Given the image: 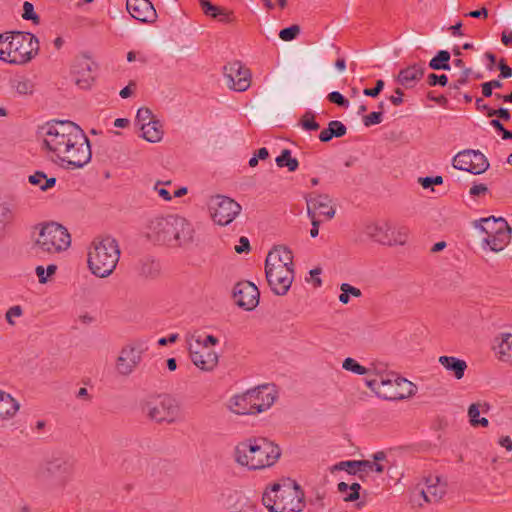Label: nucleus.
<instances>
[{"mask_svg":"<svg viewBox=\"0 0 512 512\" xmlns=\"http://www.w3.org/2000/svg\"><path fill=\"white\" fill-rule=\"evenodd\" d=\"M382 473L384 466L380 463H374L370 460H355L354 459V477L362 481H366L372 472Z\"/></svg>","mask_w":512,"mask_h":512,"instance_id":"c85d7f7f","label":"nucleus"},{"mask_svg":"<svg viewBox=\"0 0 512 512\" xmlns=\"http://www.w3.org/2000/svg\"><path fill=\"white\" fill-rule=\"evenodd\" d=\"M70 245L71 237L65 227L55 222L39 224L31 236L30 252L39 259H46L67 250Z\"/></svg>","mask_w":512,"mask_h":512,"instance_id":"f03ea898","label":"nucleus"},{"mask_svg":"<svg viewBox=\"0 0 512 512\" xmlns=\"http://www.w3.org/2000/svg\"><path fill=\"white\" fill-rule=\"evenodd\" d=\"M493 351L500 362L512 364V333L503 332L495 336Z\"/></svg>","mask_w":512,"mask_h":512,"instance_id":"393cba45","label":"nucleus"},{"mask_svg":"<svg viewBox=\"0 0 512 512\" xmlns=\"http://www.w3.org/2000/svg\"><path fill=\"white\" fill-rule=\"evenodd\" d=\"M371 500V493L362 490L359 483L354 482V511L363 509Z\"/></svg>","mask_w":512,"mask_h":512,"instance_id":"e433bc0d","label":"nucleus"},{"mask_svg":"<svg viewBox=\"0 0 512 512\" xmlns=\"http://www.w3.org/2000/svg\"><path fill=\"white\" fill-rule=\"evenodd\" d=\"M196 343L200 346V347H206L207 349H209L208 347L210 345H217L219 343V340L218 338H216L215 336L213 335H208L202 342L200 341V339H196Z\"/></svg>","mask_w":512,"mask_h":512,"instance_id":"69168bd1","label":"nucleus"},{"mask_svg":"<svg viewBox=\"0 0 512 512\" xmlns=\"http://www.w3.org/2000/svg\"><path fill=\"white\" fill-rule=\"evenodd\" d=\"M126 8L134 19L144 23H152L157 18L155 8L148 0H127Z\"/></svg>","mask_w":512,"mask_h":512,"instance_id":"412c9836","label":"nucleus"},{"mask_svg":"<svg viewBox=\"0 0 512 512\" xmlns=\"http://www.w3.org/2000/svg\"><path fill=\"white\" fill-rule=\"evenodd\" d=\"M331 473L336 471H346L348 474H352V460L339 462L329 468Z\"/></svg>","mask_w":512,"mask_h":512,"instance_id":"6e6d98bb","label":"nucleus"},{"mask_svg":"<svg viewBox=\"0 0 512 512\" xmlns=\"http://www.w3.org/2000/svg\"><path fill=\"white\" fill-rule=\"evenodd\" d=\"M211 216L215 223L226 226L241 212V205L232 198L223 195L211 197L209 202Z\"/></svg>","mask_w":512,"mask_h":512,"instance_id":"ddd939ff","label":"nucleus"},{"mask_svg":"<svg viewBox=\"0 0 512 512\" xmlns=\"http://www.w3.org/2000/svg\"><path fill=\"white\" fill-rule=\"evenodd\" d=\"M315 115L311 111H306L300 120L301 127L306 131H317L320 125L314 120Z\"/></svg>","mask_w":512,"mask_h":512,"instance_id":"37998d69","label":"nucleus"},{"mask_svg":"<svg viewBox=\"0 0 512 512\" xmlns=\"http://www.w3.org/2000/svg\"><path fill=\"white\" fill-rule=\"evenodd\" d=\"M160 264L153 259H144L140 264V274L147 278H154L159 274Z\"/></svg>","mask_w":512,"mask_h":512,"instance_id":"ea45409f","label":"nucleus"},{"mask_svg":"<svg viewBox=\"0 0 512 512\" xmlns=\"http://www.w3.org/2000/svg\"><path fill=\"white\" fill-rule=\"evenodd\" d=\"M481 406L480 403H472L468 408V417L471 426L475 427V422L480 418Z\"/></svg>","mask_w":512,"mask_h":512,"instance_id":"603ef678","label":"nucleus"},{"mask_svg":"<svg viewBox=\"0 0 512 512\" xmlns=\"http://www.w3.org/2000/svg\"><path fill=\"white\" fill-rule=\"evenodd\" d=\"M424 68L421 64H413L404 69H401L398 74V82L406 87L412 88L423 77Z\"/></svg>","mask_w":512,"mask_h":512,"instance_id":"a878e982","label":"nucleus"},{"mask_svg":"<svg viewBox=\"0 0 512 512\" xmlns=\"http://www.w3.org/2000/svg\"><path fill=\"white\" fill-rule=\"evenodd\" d=\"M511 240V229L504 232H498L491 236L485 237L483 243L486 244L491 251L500 252L502 251Z\"/></svg>","mask_w":512,"mask_h":512,"instance_id":"473e14b6","label":"nucleus"},{"mask_svg":"<svg viewBox=\"0 0 512 512\" xmlns=\"http://www.w3.org/2000/svg\"><path fill=\"white\" fill-rule=\"evenodd\" d=\"M450 53L446 50H441L429 62V67L433 70H449Z\"/></svg>","mask_w":512,"mask_h":512,"instance_id":"4c0bfd02","label":"nucleus"},{"mask_svg":"<svg viewBox=\"0 0 512 512\" xmlns=\"http://www.w3.org/2000/svg\"><path fill=\"white\" fill-rule=\"evenodd\" d=\"M271 492H274L276 497L277 508H275V512L302 511L304 493L295 481L288 479L283 484L274 483Z\"/></svg>","mask_w":512,"mask_h":512,"instance_id":"1a4fd4ad","label":"nucleus"},{"mask_svg":"<svg viewBox=\"0 0 512 512\" xmlns=\"http://www.w3.org/2000/svg\"><path fill=\"white\" fill-rule=\"evenodd\" d=\"M120 258V248L111 236L95 238L88 249V267L93 275L99 278L110 276Z\"/></svg>","mask_w":512,"mask_h":512,"instance_id":"39448f33","label":"nucleus"},{"mask_svg":"<svg viewBox=\"0 0 512 512\" xmlns=\"http://www.w3.org/2000/svg\"><path fill=\"white\" fill-rule=\"evenodd\" d=\"M174 215L151 219L146 228V237L153 243L171 246Z\"/></svg>","mask_w":512,"mask_h":512,"instance_id":"2eb2a0df","label":"nucleus"},{"mask_svg":"<svg viewBox=\"0 0 512 512\" xmlns=\"http://www.w3.org/2000/svg\"><path fill=\"white\" fill-rule=\"evenodd\" d=\"M161 185H162V182H160V181L156 182L155 185H154V188H153L154 191L157 192L158 195L163 200L170 201L172 199V196H171L170 192L167 189L161 187Z\"/></svg>","mask_w":512,"mask_h":512,"instance_id":"0e129e2a","label":"nucleus"},{"mask_svg":"<svg viewBox=\"0 0 512 512\" xmlns=\"http://www.w3.org/2000/svg\"><path fill=\"white\" fill-rule=\"evenodd\" d=\"M309 199L314 207L319 211L320 215L326 216L328 219H331L335 215V209L331 206V198L327 194H310Z\"/></svg>","mask_w":512,"mask_h":512,"instance_id":"7c9ffc66","label":"nucleus"},{"mask_svg":"<svg viewBox=\"0 0 512 512\" xmlns=\"http://www.w3.org/2000/svg\"><path fill=\"white\" fill-rule=\"evenodd\" d=\"M383 113L382 111L371 112L368 115L363 116V124L366 127H370L372 125H377L382 122Z\"/></svg>","mask_w":512,"mask_h":512,"instance_id":"8fccbe9b","label":"nucleus"},{"mask_svg":"<svg viewBox=\"0 0 512 512\" xmlns=\"http://www.w3.org/2000/svg\"><path fill=\"white\" fill-rule=\"evenodd\" d=\"M172 226L171 247L190 246L195 239V229L193 224L186 218L174 215Z\"/></svg>","mask_w":512,"mask_h":512,"instance_id":"f3484780","label":"nucleus"},{"mask_svg":"<svg viewBox=\"0 0 512 512\" xmlns=\"http://www.w3.org/2000/svg\"><path fill=\"white\" fill-rule=\"evenodd\" d=\"M156 118L152 114V111L149 108L142 107L138 109L136 114V121L140 125H145L146 123H150L154 121Z\"/></svg>","mask_w":512,"mask_h":512,"instance_id":"c03bdc74","label":"nucleus"},{"mask_svg":"<svg viewBox=\"0 0 512 512\" xmlns=\"http://www.w3.org/2000/svg\"><path fill=\"white\" fill-rule=\"evenodd\" d=\"M273 257H266L265 273L271 290L276 295H285L294 279V269L283 267Z\"/></svg>","mask_w":512,"mask_h":512,"instance_id":"9b49d317","label":"nucleus"},{"mask_svg":"<svg viewBox=\"0 0 512 512\" xmlns=\"http://www.w3.org/2000/svg\"><path fill=\"white\" fill-rule=\"evenodd\" d=\"M354 374L358 377L354 378V385L359 389L362 385L368 387L377 396V388L379 384V375L381 371L374 365L365 367L354 361Z\"/></svg>","mask_w":512,"mask_h":512,"instance_id":"aec40b11","label":"nucleus"},{"mask_svg":"<svg viewBox=\"0 0 512 512\" xmlns=\"http://www.w3.org/2000/svg\"><path fill=\"white\" fill-rule=\"evenodd\" d=\"M15 206L11 202H0V223H9L14 218Z\"/></svg>","mask_w":512,"mask_h":512,"instance_id":"79ce46f5","label":"nucleus"},{"mask_svg":"<svg viewBox=\"0 0 512 512\" xmlns=\"http://www.w3.org/2000/svg\"><path fill=\"white\" fill-rule=\"evenodd\" d=\"M488 116H498L500 119L508 121L510 119V112L506 108H499L497 110L495 109H489L488 110Z\"/></svg>","mask_w":512,"mask_h":512,"instance_id":"052dcab7","label":"nucleus"},{"mask_svg":"<svg viewBox=\"0 0 512 512\" xmlns=\"http://www.w3.org/2000/svg\"><path fill=\"white\" fill-rule=\"evenodd\" d=\"M423 486L424 489L418 495L423 496V501L426 503L439 502L446 494L447 484L438 476L426 478Z\"/></svg>","mask_w":512,"mask_h":512,"instance_id":"b1692460","label":"nucleus"},{"mask_svg":"<svg viewBox=\"0 0 512 512\" xmlns=\"http://www.w3.org/2000/svg\"><path fill=\"white\" fill-rule=\"evenodd\" d=\"M142 410L147 417L156 422L173 423L179 415L178 403L169 395L148 400Z\"/></svg>","mask_w":512,"mask_h":512,"instance_id":"9d476101","label":"nucleus"},{"mask_svg":"<svg viewBox=\"0 0 512 512\" xmlns=\"http://www.w3.org/2000/svg\"><path fill=\"white\" fill-rule=\"evenodd\" d=\"M145 348L140 341H132L124 345L115 361V371L121 377L130 376L142 361Z\"/></svg>","mask_w":512,"mask_h":512,"instance_id":"f8f14e48","label":"nucleus"},{"mask_svg":"<svg viewBox=\"0 0 512 512\" xmlns=\"http://www.w3.org/2000/svg\"><path fill=\"white\" fill-rule=\"evenodd\" d=\"M73 475V463L65 456H53L44 461L37 470V478L52 494L65 490Z\"/></svg>","mask_w":512,"mask_h":512,"instance_id":"423d86ee","label":"nucleus"},{"mask_svg":"<svg viewBox=\"0 0 512 512\" xmlns=\"http://www.w3.org/2000/svg\"><path fill=\"white\" fill-rule=\"evenodd\" d=\"M275 257L274 260L280 262L283 267L293 268V255L292 252L283 246L276 247L270 251L267 257Z\"/></svg>","mask_w":512,"mask_h":512,"instance_id":"f704fd0d","label":"nucleus"},{"mask_svg":"<svg viewBox=\"0 0 512 512\" xmlns=\"http://www.w3.org/2000/svg\"><path fill=\"white\" fill-rule=\"evenodd\" d=\"M476 227H479L486 234V237L511 229L504 218L494 216L482 218L479 224H476Z\"/></svg>","mask_w":512,"mask_h":512,"instance_id":"cd10ccee","label":"nucleus"},{"mask_svg":"<svg viewBox=\"0 0 512 512\" xmlns=\"http://www.w3.org/2000/svg\"><path fill=\"white\" fill-rule=\"evenodd\" d=\"M453 167L472 174L484 173L489 168V162L484 154L476 150H464L453 158Z\"/></svg>","mask_w":512,"mask_h":512,"instance_id":"4468645a","label":"nucleus"},{"mask_svg":"<svg viewBox=\"0 0 512 512\" xmlns=\"http://www.w3.org/2000/svg\"><path fill=\"white\" fill-rule=\"evenodd\" d=\"M275 500L276 497L274 492H265L262 498L263 504L269 509L270 512H275V508H277Z\"/></svg>","mask_w":512,"mask_h":512,"instance_id":"5fc2aeb1","label":"nucleus"},{"mask_svg":"<svg viewBox=\"0 0 512 512\" xmlns=\"http://www.w3.org/2000/svg\"><path fill=\"white\" fill-rule=\"evenodd\" d=\"M342 293L339 296V300L346 304L349 302L350 294H352V286L348 283H343L341 285Z\"/></svg>","mask_w":512,"mask_h":512,"instance_id":"680f3d73","label":"nucleus"},{"mask_svg":"<svg viewBox=\"0 0 512 512\" xmlns=\"http://www.w3.org/2000/svg\"><path fill=\"white\" fill-rule=\"evenodd\" d=\"M201 6H202V8L204 10V13L206 15H209V16H211L213 18H217L219 16L221 8L211 4L208 0L205 1Z\"/></svg>","mask_w":512,"mask_h":512,"instance_id":"4d7b16f0","label":"nucleus"},{"mask_svg":"<svg viewBox=\"0 0 512 512\" xmlns=\"http://www.w3.org/2000/svg\"><path fill=\"white\" fill-rule=\"evenodd\" d=\"M328 131L332 137H342L346 134L347 128L342 122L333 120L328 124Z\"/></svg>","mask_w":512,"mask_h":512,"instance_id":"a18cd8bd","label":"nucleus"},{"mask_svg":"<svg viewBox=\"0 0 512 512\" xmlns=\"http://www.w3.org/2000/svg\"><path fill=\"white\" fill-rule=\"evenodd\" d=\"M43 145L51 159L66 169H79L92 158L90 142L84 131L71 121L46 123L40 128Z\"/></svg>","mask_w":512,"mask_h":512,"instance_id":"f257e3e1","label":"nucleus"},{"mask_svg":"<svg viewBox=\"0 0 512 512\" xmlns=\"http://www.w3.org/2000/svg\"><path fill=\"white\" fill-rule=\"evenodd\" d=\"M328 100L331 103H334L342 108H348L349 107V100L346 99L340 92L333 91L328 94L327 96Z\"/></svg>","mask_w":512,"mask_h":512,"instance_id":"09e8293b","label":"nucleus"},{"mask_svg":"<svg viewBox=\"0 0 512 512\" xmlns=\"http://www.w3.org/2000/svg\"><path fill=\"white\" fill-rule=\"evenodd\" d=\"M300 33V27L298 25H291L290 27L284 28L280 31L279 37L283 41H292Z\"/></svg>","mask_w":512,"mask_h":512,"instance_id":"49530a36","label":"nucleus"},{"mask_svg":"<svg viewBox=\"0 0 512 512\" xmlns=\"http://www.w3.org/2000/svg\"><path fill=\"white\" fill-rule=\"evenodd\" d=\"M259 290L251 282H239L233 288V298L235 303L245 309L253 310L259 303Z\"/></svg>","mask_w":512,"mask_h":512,"instance_id":"a211bd4d","label":"nucleus"},{"mask_svg":"<svg viewBox=\"0 0 512 512\" xmlns=\"http://www.w3.org/2000/svg\"><path fill=\"white\" fill-rule=\"evenodd\" d=\"M362 233L378 244L386 246L405 245L410 230L402 224H393L386 219L367 221L362 226Z\"/></svg>","mask_w":512,"mask_h":512,"instance_id":"0eeeda50","label":"nucleus"},{"mask_svg":"<svg viewBox=\"0 0 512 512\" xmlns=\"http://www.w3.org/2000/svg\"><path fill=\"white\" fill-rule=\"evenodd\" d=\"M57 271V266L55 264H50L47 268H44L42 265H39L35 268V273L38 277V281L41 284H45L49 281V279L55 275Z\"/></svg>","mask_w":512,"mask_h":512,"instance_id":"a19ab883","label":"nucleus"},{"mask_svg":"<svg viewBox=\"0 0 512 512\" xmlns=\"http://www.w3.org/2000/svg\"><path fill=\"white\" fill-rule=\"evenodd\" d=\"M423 489H424L423 484L419 483L411 491V493H410V503L414 507H423V505L426 503V502L423 501V496L417 495V493L419 494V492L421 490H423Z\"/></svg>","mask_w":512,"mask_h":512,"instance_id":"de8ad7c7","label":"nucleus"},{"mask_svg":"<svg viewBox=\"0 0 512 512\" xmlns=\"http://www.w3.org/2000/svg\"><path fill=\"white\" fill-rule=\"evenodd\" d=\"M439 363L449 372H451L457 380L464 377L467 369V363L464 360L453 356H440Z\"/></svg>","mask_w":512,"mask_h":512,"instance_id":"c756f323","label":"nucleus"},{"mask_svg":"<svg viewBox=\"0 0 512 512\" xmlns=\"http://www.w3.org/2000/svg\"><path fill=\"white\" fill-rule=\"evenodd\" d=\"M487 191H488V188L485 184H476L470 188L469 193L471 196L476 197V196L485 194Z\"/></svg>","mask_w":512,"mask_h":512,"instance_id":"774afa93","label":"nucleus"},{"mask_svg":"<svg viewBox=\"0 0 512 512\" xmlns=\"http://www.w3.org/2000/svg\"><path fill=\"white\" fill-rule=\"evenodd\" d=\"M39 51V41L29 32H6L0 34V60L22 65L31 61Z\"/></svg>","mask_w":512,"mask_h":512,"instance_id":"20e7f679","label":"nucleus"},{"mask_svg":"<svg viewBox=\"0 0 512 512\" xmlns=\"http://www.w3.org/2000/svg\"><path fill=\"white\" fill-rule=\"evenodd\" d=\"M44 179H45V173H43L41 171L35 172L33 175H30L28 178L29 183H31L32 185H35V186H39L40 189H41V185H43V183H44Z\"/></svg>","mask_w":512,"mask_h":512,"instance_id":"e2e57ef3","label":"nucleus"},{"mask_svg":"<svg viewBox=\"0 0 512 512\" xmlns=\"http://www.w3.org/2000/svg\"><path fill=\"white\" fill-rule=\"evenodd\" d=\"M22 315V308L18 305L12 306L9 308L6 312V320L10 325H14L15 322L13 321V318L20 317Z\"/></svg>","mask_w":512,"mask_h":512,"instance_id":"13d9d810","label":"nucleus"},{"mask_svg":"<svg viewBox=\"0 0 512 512\" xmlns=\"http://www.w3.org/2000/svg\"><path fill=\"white\" fill-rule=\"evenodd\" d=\"M23 18L25 20H32L34 23L39 22L38 15L34 12V7L30 2H24L23 4Z\"/></svg>","mask_w":512,"mask_h":512,"instance_id":"3c124183","label":"nucleus"},{"mask_svg":"<svg viewBox=\"0 0 512 512\" xmlns=\"http://www.w3.org/2000/svg\"><path fill=\"white\" fill-rule=\"evenodd\" d=\"M255 414L268 410L276 401L278 391L274 385L265 384L249 389Z\"/></svg>","mask_w":512,"mask_h":512,"instance_id":"6ab92c4d","label":"nucleus"},{"mask_svg":"<svg viewBox=\"0 0 512 512\" xmlns=\"http://www.w3.org/2000/svg\"><path fill=\"white\" fill-rule=\"evenodd\" d=\"M250 249L249 240L246 237H241L239 239V244L235 246V251L239 254L243 252H248Z\"/></svg>","mask_w":512,"mask_h":512,"instance_id":"338daca9","label":"nucleus"},{"mask_svg":"<svg viewBox=\"0 0 512 512\" xmlns=\"http://www.w3.org/2000/svg\"><path fill=\"white\" fill-rule=\"evenodd\" d=\"M19 410V403L10 395L0 390V420L8 419Z\"/></svg>","mask_w":512,"mask_h":512,"instance_id":"72a5a7b5","label":"nucleus"},{"mask_svg":"<svg viewBox=\"0 0 512 512\" xmlns=\"http://www.w3.org/2000/svg\"><path fill=\"white\" fill-rule=\"evenodd\" d=\"M417 392V386L395 373H385L381 371L379 375V384L377 388V397L397 401L410 398Z\"/></svg>","mask_w":512,"mask_h":512,"instance_id":"6e6552de","label":"nucleus"},{"mask_svg":"<svg viewBox=\"0 0 512 512\" xmlns=\"http://www.w3.org/2000/svg\"><path fill=\"white\" fill-rule=\"evenodd\" d=\"M11 87L19 95H31L34 92V82L26 77H16L11 80Z\"/></svg>","mask_w":512,"mask_h":512,"instance_id":"c9c22d12","label":"nucleus"},{"mask_svg":"<svg viewBox=\"0 0 512 512\" xmlns=\"http://www.w3.org/2000/svg\"><path fill=\"white\" fill-rule=\"evenodd\" d=\"M427 82L430 86H445L448 83V78L445 74L437 75L434 73H431L428 75Z\"/></svg>","mask_w":512,"mask_h":512,"instance_id":"864d4df0","label":"nucleus"},{"mask_svg":"<svg viewBox=\"0 0 512 512\" xmlns=\"http://www.w3.org/2000/svg\"><path fill=\"white\" fill-rule=\"evenodd\" d=\"M275 161L277 166L287 167L291 172L295 171L299 166L298 160L291 156V151L288 149H284Z\"/></svg>","mask_w":512,"mask_h":512,"instance_id":"58836bf2","label":"nucleus"},{"mask_svg":"<svg viewBox=\"0 0 512 512\" xmlns=\"http://www.w3.org/2000/svg\"><path fill=\"white\" fill-rule=\"evenodd\" d=\"M190 358L193 364L203 371H212L218 364V354L206 347L189 348Z\"/></svg>","mask_w":512,"mask_h":512,"instance_id":"5701e85b","label":"nucleus"},{"mask_svg":"<svg viewBox=\"0 0 512 512\" xmlns=\"http://www.w3.org/2000/svg\"><path fill=\"white\" fill-rule=\"evenodd\" d=\"M94 62L89 58L77 60L73 66V76L76 85L81 89H88L94 81L93 68Z\"/></svg>","mask_w":512,"mask_h":512,"instance_id":"4be33fe9","label":"nucleus"},{"mask_svg":"<svg viewBox=\"0 0 512 512\" xmlns=\"http://www.w3.org/2000/svg\"><path fill=\"white\" fill-rule=\"evenodd\" d=\"M140 129L142 131V137L148 142L157 143L163 138V125L158 119L142 125Z\"/></svg>","mask_w":512,"mask_h":512,"instance_id":"2f4dec72","label":"nucleus"},{"mask_svg":"<svg viewBox=\"0 0 512 512\" xmlns=\"http://www.w3.org/2000/svg\"><path fill=\"white\" fill-rule=\"evenodd\" d=\"M224 78L230 89L238 92L246 91L251 84V73L242 63L234 61L224 66Z\"/></svg>","mask_w":512,"mask_h":512,"instance_id":"dca6fc26","label":"nucleus"},{"mask_svg":"<svg viewBox=\"0 0 512 512\" xmlns=\"http://www.w3.org/2000/svg\"><path fill=\"white\" fill-rule=\"evenodd\" d=\"M420 183L423 188H429L432 185L442 184L443 178L441 176L420 178Z\"/></svg>","mask_w":512,"mask_h":512,"instance_id":"bf43d9fd","label":"nucleus"},{"mask_svg":"<svg viewBox=\"0 0 512 512\" xmlns=\"http://www.w3.org/2000/svg\"><path fill=\"white\" fill-rule=\"evenodd\" d=\"M229 408L233 413L239 415L255 414L249 390H247L243 394L232 397L229 401Z\"/></svg>","mask_w":512,"mask_h":512,"instance_id":"bb28decb","label":"nucleus"},{"mask_svg":"<svg viewBox=\"0 0 512 512\" xmlns=\"http://www.w3.org/2000/svg\"><path fill=\"white\" fill-rule=\"evenodd\" d=\"M280 454V448L265 439H248L235 446L233 457L238 465L257 470L273 465Z\"/></svg>","mask_w":512,"mask_h":512,"instance_id":"7ed1b4c3","label":"nucleus"}]
</instances>
